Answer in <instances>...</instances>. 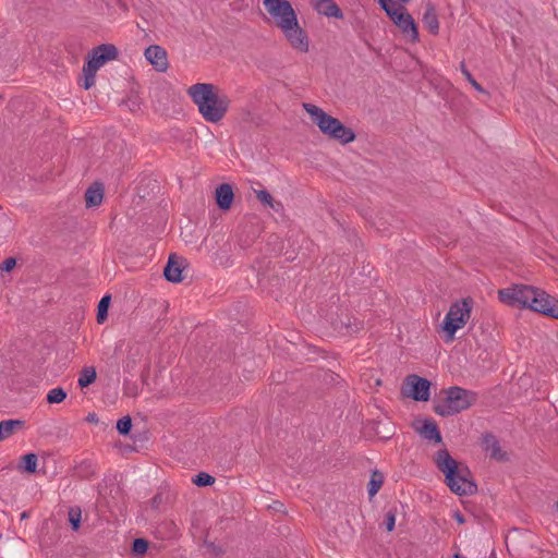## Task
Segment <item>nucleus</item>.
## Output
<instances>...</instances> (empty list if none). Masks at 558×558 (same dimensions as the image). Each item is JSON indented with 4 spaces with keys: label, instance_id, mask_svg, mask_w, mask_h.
<instances>
[{
    "label": "nucleus",
    "instance_id": "37",
    "mask_svg": "<svg viewBox=\"0 0 558 558\" xmlns=\"http://www.w3.org/2000/svg\"><path fill=\"white\" fill-rule=\"evenodd\" d=\"M471 85L480 93H484V88L475 81L471 80Z\"/></svg>",
    "mask_w": 558,
    "mask_h": 558
},
{
    "label": "nucleus",
    "instance_id": "6",
    "mask_svg": "<svg viewBox=\"0 0 558 558\" xmlns=\"http://www.w3.org/2000/svg\"><path fill=\"white\" fill-rule=\"evenodd\" d=\"M473 301L463 299L451 304L442 322V330L447 340H453L456 332L462 329L471 317Z\"/></svg>",
    "mask_w": 558,
    "mask_h": 558
},
{
    "label": "nucleus",
    "instance_id": "31",
    "mask_svg": "<svg viewBox=\"0 0 558 558\" xmlns=\"http://www.w3.org/2000/svg\"><path fill=\"white\" fill-rule=\"evenodd\" d=\"M148 548V543L144 538H136L133 542L132 550L135 554L143 555Z\"/></svg>",
    "mask_w": 558,
    "mask_h": 558
},
{
    "label": "nucleus",
    "instance_id": "34",
    "mask_svg": "<svg viewBox=\"0 0 558 558\" xmlns=\"http://www.w3.org/2000/svg\"><path fill=\"white\" fill-rule=\"evenodd\" d=\"M380 8L388 13V11L392 10L398 3L392 0H376Z\"/></svg>",
    "mask_w": 558,
    "mask_h": 558
},
{
    "label": "nucleus",
    "instance_id": "29",
    "mask_svg": "<svg viewBox=\"0 0 558 558\" xmlns=\"http://www.w3.org/2000/svg\"><path fill=\"white\" fill-rule=\"evenodd\" d=\"M23 470L27 473L36 472L37 456L35 453H27L23 456Z\"/></svg>",
    "mask_w": 558,
    "mask_h": 558
},
{
    "label": "nucleus",
    "instance_id": "12",
    "mask_svg": "<svg viewBox=\"0 0 558 558\" xmlns=\"http://www.w3.org/2000/svg\"><path fill=\"white\" fill-rule=\"evenodd\" d=\"M144 56L146 60L155 68L158 72H165L168 69V57L167 51L158 46L151 45L146 48Z\"/></svg>",
    "mask_w": 558,
    "mask_h": 558
},
{
    "label": "nucleus",
    "instance_id": "13",
    "mask_svg": "<svg viewBox=\"0 0 558 558\" xmlns=\"http://www.w3.org/2000/svg\"><path fill=\"white\" fill-rule=\"evenodd\" d=\"M183 259L171 254L168 258L167 265L163 269L165 278L170 282H181L183 280Z\"/></svg>",
    "mask_w": 558,
    "mask_h": 558
},
{
    "label": "nucleus",
    "instance_id": "28",
    "mask_svg": "<svg viewBox=\"0 0 558 558\" xmlns=\"http://www.w3.org/2000/svg\"><path fill=\"white\" fill-rule=\"evenodd\" d=\"M83 73H84L83 87L85 89H89L95 84V77H96L97 71L92 69L90 66L84 64Z\"/></svg>",
    "mask_w": 558,
    "mask_h": 558
},
{
    "label": "nucleus",
    "instance_id": "17",
    "mask_svg": "<svg viewBox=\"0 0 558 558\" xmlns=\"http://www.w3.org/2000/svg\"><path fill=\"white\" fill-rule=\"evenodd\" d=\"M316 10L326 15L337 19L342 17L339 7L332 0H312Z\"/></svg>",
    "mask_w": 558,
    "mask_h": 558
},
{
    "label": "nucleus",
    "instance_id": "27",
    "mask_svg": "<svg viewBox=\"0 0 558 558\" xmlns=\"http://www.w3.org/2000/svg\"><path fill=\"white\" fill-rule=\"evenodd\" d=\"M65 398H66V392L60 387L50 389L47 395V401L49 403H60Z\"/></svg>",
    "mask_w": 558,
    "mask_h": 558
},
{
    "label": "nucleus",
    "instance_id": "38",
    "mask_svg": "<svg viewBox=\"0 0 558 558\" xmlns=\"http://www.w3.org/2000/svg\"><path fill=\"white\" fill-rule=\"evenodd\" d=\"M453 518L456 519V521L458 523H460V524L464 523V518L460 512H454Z\"/></svg>",
    "mask_w": 558,
    "mask_h": 558
},
{
    "label": "nucleus",
    "instance_id": "3",
    "mask_svg": "<svg viewBox=\"0 0 558 558\" xmlns=\"http://www.w3.org/2000/svg\"><path fill=\"white\" fill-rule=\"evenodd\" d=\"M434 461L436 466L444 473L445 482L449 489L459 495H472L476 490V485L471 480L469 469L457 462L447 450H439Z\"/></svg>",
    "mask_w": 558,
    "mask_h": 558
},
{
    "label": "nucleus",
    "instance_id": "4",
    "mask_svg": "<svg viewBox=\"0 0 558 558\" xmlns=\"http://www.w3.org/2000/svg\"><path fill=\"white\" fill-rule=\"evenodd\" d=\"M302 108L308 116L312 124L329 140L342 145L352 143L355 140V133L352 129L326 112L322 107L312 102H303Z\"/></svg>",
    "mask_w": 558,
    "mask_h": 558
},
{
    "label": "nucleus",
    "instance_id": "14",
    "mask_svg": "<svg viewBox=\"0 0 558 558\" xmlns=\"http://www.w3.org/2000/svg\"><path fill=\"white\" fill-rule=\"evenodd\" d=\"M215 197L216 203L221 210H229L234 201L233 187L228 183L220 184L216 187Z\"/></svg>",
    "mask_w": 558,
    "mask_h": 558
},
{
    "label": "nucleus",
    "instance_id": "10",
    "mask_svg": "<svg viewBox=\"0 0 558 558\" xmlns=\"http://www.w3.org/2000/svg\"><path fill=\"white\" fill-rule=\"evenodd\" d=\"M187 93L192 100L197 105L203 118L206 121H209V84H194L189 88Z\"/></svg>",
    "mask_w": 558,
    "mask_h": 558
},
{
    "label": "nucleus",
    "instance_id": "8",
    "mask_svg": "<svg viewBox=\"0 0 558 558\" xmlns=\"http://www.w3.org/2000/svg\"><path fill=\"white\" fill-rule=\"evenodd\" d=\"M430 383L417 375H409L403 384L402 392L405 397L416 401H427L430 395Z\"/></svg>",
    "mask_w": 558,
    "mask_h": 558
},
{
    "label": "nucleus",
    "instance_id": "32",
    "mask_svg": "<svg viewBox=\"0 0 558 558\" xmlns=\"http://www.w3.org/2000/svg\"><path fill=\"white\" fill-rule=\"evenodd\" d=\"M193 484L197 486H208L209 485V473L199 472L192 478Z\"/></svg>",
    "mask_w": 558,
    "mask_h": 558
},
{
    "label": "nucleus",
    "instance_id": "11",
    "mask_svg": "<svg viewBox=\"0 0 558 558\" xmlns=\"http://www.w3.org/2000/svg\"><path fill=\"white\" fill-rule=\"evenodd\" d=\"M230 106V98L211 86V123L218 122L227 113Z\"/></svg>",
    "mask_w": 558,
    "mask_h": 558
},
{
    "label": "nucleus",
    "instance_id": "19",
    "mask_svg": "<svg viewBox=\"0 0 558 558\" xmlns=\"http://www.w3.org/2000/svg\"><path fill=\"white\" fill-rule=\"evenodd\" d=\"M24 422L21 420H4L0 422V436L4 440L11 437L17 429L23 428Z\"/></svg>",
    "mask_w": 558,
    "mask_h": 558
},
{
    "label": "nucleus",
    "instance_id": "16",
    "mask_svg": "<svg viewBox=\"0 0 558 558\" xmlns=\"http://www.w3.org/2000/svg\"><path fill=\"white\" fill-rule=\"evenodd\" d=\"M104 198V187L101 183L95 182L85 192L86 207H96L101 204Z\"/></svg>",
    "mask_w": 558,
    "mask_h": 558
},
{
    "label": "nucleus",
    "instance_id": "24",
    "mask_svg": "<svg viewBox=\"0 0 558 558\" xmlns=\"http://www.w3.org/2000/svg\"><path fill=\"white\" fill-rule=\"evenodd\" d=\"M110 299H111L110 295H105L101 298V300L98 303L97 322L99 324H102L105 322V319L107 318Z\"/></svg>",
    "mask_w": 558,
    "mask_h": 558
},
{
    "label": "nucleus",
    "instance_id": "5",
    "mask_svg": "<svg viewBox=\"0 0 558 558\" xmlns=\"http://www.w3.org/2000/svg\"><path fill=\"white\" fill-rule=\"evenodd\" d=\"M442 399L435 405V412L449 416L468 410L476 401V393L461 387H450L442 391Z\"/></svg>",
    "mask_w": 558,
    "mask_h": 558
},
{
    "label": "nucleus",
    "instance_id": "30",
    "mask_svg": "<svg viewBox=\"0 0 558 558\" xmlns=\"http://www.w3.org/2000/svg\"><path fill=\"white\" fill-rule=\"evenodd\" d=\"M132 428V420L130 416H123L117 422V429L121 435H128Z\"/></svg>",
    "mask_w": 558,
    "mask_h": 558
},
{
    "label": "nucleus",
    "instance_id": "21",
    "mask_svg": "<svg viewBox=\"0 0 558 558\" xmlns=\"http://www.w3.org/2000/svg\"><path fill=\"white\" fill-rule=\"evenodd\" d=\"M96 369L93 366L84 367L78 376V386L85 388L96 380Z\"/></svg>",
    "mask_w": 558,
    "mask_h": 558
},
{
    "label": "nucleus",
    "instance_id": "22",
    "mask_svg": "<svg viewBox=\"0 0 558 558\" xmlns=\"http://www.w3.org/2000/svg\"><path fill=\"white\" fill-rule=\"evenodd\" d=\"M257 199L266 207H269L276 211H279L282 206L279 202L275 201L270 193L265 190L256 192Z\"/></svg>",
    "mask_w": 558,
    "mask_h": 558
},
{
    "label": "nucleus",
    "instance_id": "25",
    "mask_svg": "<svg viewBox=\"0 0 558 558\" xmlns=\"http://www.w3.org/2000/svg\"><path fill=\"white\" fill-rule=\"evenodd\" d=\"M383 485V475L378 472H374L372 474L371 481L368 483V495L374 497Z\"/></svg>",
    "mask_w": 558,
    "mask_h": 558
},
{
    "label": "nucleus",
    "instance_id": "35",
    "mask_svg": "<svg viewBox=\"0 0 558 558\" xmlns=\"http://www.w3.org/2000/svg\"><path fill=\"white\" fill-rule=\"evenodd\" d=\"M387 531L391 532L395 529L396 517L392 512H388L385 520Z\"/></svg>",
    "mask_w": 558,
    "mask_h": 558
},
{
    "label": "nucleus",
    "instance_id": "40",
    "mask_svg": "<svg viewBox=\"0 0 558 558\" xmlns=\"http://www.w3.org/2000/svg\"><path fill=\"white\" fill-rule=\"evenodd\" d=\"M554 509H555V512L558 514V500L555 502Z\"/></svg>",
    "mask_w": 558,
    "mask_h": 558
},
{
    "label": "nucleus",
    "instance_id": "7",
    "mask_svg": "<svg viewBox=\"0 0 558 558\" xmlns=\"http://www.w3.org/2000/svg\"><path fill=\"white\" fill-rule=\"evenodd\" d=\"M387 15L400 29L407 40L411 43L418 41L420 35L417 24L403 5L397 4L392 10L388 11Z\"/></svg>",
    "mask_w": 558,
    "mask_h": 558
},
{
    "label": "nucleus",
    "instance_id": "20",
    "mask_svg": "<svg viewBox=\"0 0 558 558\" xmlns=\"http://www.w3.org/2000/svg\"><path fill=\"white\" fill-rule=\"evenodd\" d=\"M203 233V229L196 226H193L191 220L189 219L185 225L181 227V236L186 243H193L199 238Z\"/></svg>",
    "mask_w": 558,
    "mask_h": 558
},
{
    "label": "nucleus",
    "instance_id": "26",
    "mask_svg": "<svg viewBox=\"0 0 558 558\" xmlns=\"http://www.w3.org/2000/svg\"><path fill=\"white\" fill-rule=\"evenodd\" d=\"M81 518L82 511L78 507H72L69 509V522L73 531H77L80 529Z\"/></svg>",
    "mask_w": 558,
    "mask_h": 558
},
{
    "label": "nucleus",
    "instance_id": "2",
    "mask_svg": "<svg viewBox=\"0 0 558 558\" xmlns=\"http://www.w3.org/2000/svg\"><path fill=\"white\" fill-rule=\"evenodd\" d=\"M498 299L508 306L529 308L545 316L558 318V299L532 286L513 284L500 289Z\"/></svg>",
    "mask_w": 558,
    "mask_h": 558
},
{
    "label": "nucleus",
    "instance_id": "18",
    "mask_svg": "<svg viewBox=\"0 0 558 558\" xmlns=\"http://www.w3.org/2000/svg\"><path fill=\"white\" fill-rule=\"evenodd\" d=\"M423 24L424 26L434 35L438 34L439 31V21L436 13V10L433 5L428 4L426 11L423 15Z\"/></svg>",
    "mask_w": 558,
    "mask_h": 558
},
{
    "label": "nucleus",
    "instance_id": "41",
    "mask_svg": "<svg viewBox=\"0 0 558 558\" xmlns=\"http://www.w3.org/2000/svg\"><path fill=\"white\" fill-rule=\"evenodd\" d=\"M398 1H399L400 3H402V4H407V3H409V2H410V0H398Z\"/></svg>",
    "mask_w": 558,
    "mask_h": 558
},
{
    "label": "nucleus",
    "instance_id": "9",
    "mask_svg": "<svg viewBox=\"0 0 558 558\" xmlns=\"http://www.w3.org/2000/svg\"><path fill=\"white\" fill-rule=\"evenodd\" d=\"M118 57V49L111 44H101L88 54V60L85 63L92 69L98 71L108 61L114 60Z\"/></svg>",
    "mask_w": 558,
    "mask_h": 558
},
{
    "label": "nucleus",
    "instance_id": "33",
    "mask_svg": "<svg viewBox=\"0 0 558 558\" xmlns=\"http://www.w3.org/2000/svg\"><path fill=\"white\" fill-rule=\"evenodd\" d=\"M16 265V259L14 257H9V258H5L1 265H0V269L2 271H11Z\"/></svg>",
    "mask_w": 558,
    "mask_h": 558
},
{
    "label": "nucleus",
    "instance_id": "36",
    "mask_svg": "<svg viewBox=\"0 0 558 558\" xmlns=\"http://www.w3.org/2000/svg\"><path fill=\"white\" fill-rule=\"evenodd\" d=\"M461 71L463 73V75L465 76V78L471 83V80H474L473 76L471 75V73L469 72V70L465 68L464 64H461Z\"/></svg>",
    "mask_w": 558,
    "mask_h": 558
},
{
    "label": "nucleus",
    "instance_id": "1",
    "mask_svg": "<svg viewBox=\"0 0 558 558\" xmlns=\"http://www.w3.org/2000/svg\"><path fill=\"white\" fill-rule=\"evenodd\" d=\"M266 22L277 28L289 47L299 53H307L311 39L301 25L299 15L289 0H263Z\"/></svg>",
    "mask_w": 558,
    "mask_h": 558
},
{
    "label": "nucleus",
    "instance_id": "23",
    "mask_svg": "<svg viewBox=\"0 0 558 558\" xmlns=\"http://www.w3.org/2000/svg\"><path fill=\"white\" fill-rule=\"evenodd\" d=\"M484 446H485L486 452L492 458H495V459H498V460L504 458V454L500 452V448H499L498 441L495 439V437L486 436L484 438Z\"/></svg>",
    "mask_w": 558,
    "mask_h": 558
},
{
    "label": "nucleus",
    "instance_id": "39",
    "mask_svg": "<svg viewBox=\"0 0 558 558\" xmlns=\"http://www.w3.org/2000/svg\"><path fill=\"white\" fill-rule=\"evenodd\" d=\"M87 421H89V422H96V421H97L96 415H95V414H89V415L87 416Z\"/></svg>",
    "mask_w": 558,
    "mask_h": 558
},
{
    "label": "nucleus",
    "instance_id": "15",
    "mask_svg": "<svg viewBox=\"0 0 558 558\" xmlns=\"http://www.w3.org/2000/svg\"><path fill=\"white\" fill-rule=\"evenodd\" d=\"M414 428L425 439L435 440L436 442L441 440L436 424L430 420L415 422Z\"/></svg>",
    "mask_w": 558,
    "mask_h": 558
}]
</instances>
